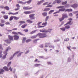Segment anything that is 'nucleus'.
<instances>
[{
    "label": "nucleus",
    "instance_id": "6ab92c4d",
    "mask_svg": "<svg viewBox=\"0 0 78 78\" xmlns=\"http://www.w3.org/2000/svg\"><path fill=\"white\" fill-rule=\"evenodd\" d=\"M3 69H4L5 71H8L9 70V69H8V68L6 66H4L3 67Z\"/></svg>",
    "mask_w": 78,
    "mask_h": 78
},
{
    "label": "nucleus",
    "instance_id": "aec40b11",
    "mask_svg": "<svg viewBox=\"0 0 78 78\" xmlns=\"http://www.w3.org/2000/svg\"><path fill=\"white\" fill-rule=\"evenodd\" d=\"M5 71L3 69H0V74H3V72Z\"/></svg>",
    "mask_w": 78,
    "mask_h": 78
},
{
    "label": "nucleus",
    "instance_id": "393cba45",
    "mask_svg": "<svg viewBox=\"0 0 78 78\" xmlns=\"http://www.w3.org/2000/svg\"><path fill=\"white\" fill-rule=\"evenodd\" d=\"M4 9H5L7 10V11H8V10H9V7L8 6L4 7Z\"/></svg>",
    "mask_w": 78,
    "mask_h": 78
},
{
    "label": "nucleus",
    "instance_id": "a18cd8bd",
    "mask_svg": "<svg viewBox=\"0 0 78 78\" xmlns=\"http://www.w3.org/2000/svg\"><path fill=\"white\" fill-rule=\"evenodd\" d=\"M18 34H20V35H21V36H24V34H22L20 32H18Z\"/></svg>",
    "mask_w": 78,
    "mask_h": 78
},
{
    "label": "nucleus",
    "instance_id": "c756f323",
    "mask_svg": "<svg viewBox=\"0 0 78 78\" xmlns=\"http://www.w3.org/2000/svg\"><path fill=\"white\" fill-rule=\"evenodd\" d=\"M65 28H66V29H69V28H70V26H69V25H67L65 27Z\"/></svg>",
    "mask_w": 78,
    "mask_h": 78
},
{
    "label": "nucleus",
    "instance_id": "c85d7f7f",
    "mask_svg": "<svg viewBox=\"0 0 78 78\" xmlns=\"http://www.w3.org/2000/svg\"><path fill=\"white\" fill-rule=\"evenodd\" d=\"M51 3H50L47 6H46V8H47V7H49V8H51V7H52V5H50V4H51Z\"/></svg>",
    "mask_w": 78,
    "mask_h": 78
},
{
    "label": "nucleus",
    "instance_id": "052dcab7",
    "mask_svg": "<svg viewBox=\"0 0 78 78\" xmlns=\"http://www.w3.org/2000/svg\"><path fill=\"white\" fill-rule=\"evenodd\" d=\"M24 31H25V32H26V33H27L28 31V30L25 29L24 30Z\"/></svg>",
    "mask_w": 78,
    "mask_h": 78
},
{
    "label": "nucleus",
    "instance_id": "e2e57ef3",
    "mask_svg": "<svg viewBox=\"0 0 78 78\" xmlns=\"http://www.w3.org/2000/svg\"><path fill=\"white\" fill-rule=\"evenodd\" d=\"M73 16V15L72 13H70L69 14V16H70V17H72Z\"/></svg>",
    "mask_w": 78,
    "mask_h": 78
},
{
    "label": "nucleus",
    "instance_id": "2eb2a0df",
    "mask_svg": "<svg viewBox=\"0 0 78 78\" xmlns=\"http://www.w3.org/2000/svg\"><path fill=\"white\" fill-rule=\"evenodd\" d=\"M19 23H20V24L19 25V26H21V25H22V24L25 23V22L23 21H20V22H19Z\"/></svg>",
    "mask_w": 78,
    "mask_h": 78
},
{
    "label": "nucleus",
    "instance_id": "e433bc0d",
    "mask_svg": "<svg viewBox=\"0 0 78 78\" xmlns=\"http://www.w3.org/2000/svg\"><path fill=\"white\" fill-rule=\"evenodd\" d=\"M19 52H20V51H17L16 52V53H14L13 55V57H14V56H15V55H17V54H18V53H19Z\"/></svg>",
    "mask_w": 78,
    "mask_h": 78
},
{
    "label": "nucleus",
    "instance_id": "4d7b16f0",
    "mask_svg": "<svg viewBox=\"0 0 78 78\" xmlns=\"http://www.w3.org/2000/svg\"><path fill=\"white\" fill-rule=\"evenodd\" d=\"M31 0H29V1L27 2V3H28V4L30 3L31 2Z\"/></svg>",
    "mask_w": 78,
    "mask_h": 78
},
{
    "label": "nucleus",
    "instance_id": "2f4dec72",
    "mask_svg": "<svg viewBox=\"0 0 78 78\" xmlns=\"http://www.w3.org/2000/svg\"><path fill=\"white\" fill-rule=\"evenodd\" d=\"M41 64H35V65L34 66L35 67H38L39 66H41Z\"/></svg>",
    "mask_w": 78,
    "mask_h": 78
},
{
    "label": "nucleus",
    "instance_id": "6e6d98bb",
    "mask_svg": "<svg viewBox=\"0 0 78 78\" xmlns=\"http://www.w3.org/2000/svg\"><path fill=\"white\" fill-rule=\"evenodd\" d=\"M64 41H69V38H66L64 40Z\"/></svg>",
    "mask_w": 78,
    "mask_h": 78
},
{
    "label": "nucleus",
    "instance_id": "8fccbe9b",
    "mask_svg": "<svg viewBox=\"0 0 78 78\" xmlns=\"http://www.w3.org/2000/svg\"><path fill=\"white\" fill-rule=\"evenodd\" d=\"M5 25V24H2V23H0V26L1 27H4V26Z\"/></svg>",
    "mask_w": 78,
    "mask_h": 78
},
{
    "label": "nucleus",
    "instance_id": "4468645a",
    "mask_svg": "<svg viewBox=\"0 0 78 78\" xmlns=\"http://www.w3.org/2000/svg\"><path fill=\"white\" fill-rule=\"evenodd\" d=\"M3 17L4 19H5V20H7V19H8V15H4L3 16Z\"/></svg>",
    "mask_w": 78,
    "mask_h": 78
},
{
    "label": "nucleus",
    "instance_id": "f704fd0d",
    "mask_svg": "<svg viewBox=\"0 0 78 78\" xmlns=\"http://www.w3.org/2000/svg\"><path fill=\"white\" fill-rule=\"evenodd\" d=\"M65 11L66 12V11H68V12L72 11V9H67L65 10Z\"/></svg>",
    "mask_w": 78,
    "mask_h": 78
},
{
    "label": "nucleus",
    "instance_id": "c03bdc74",
    "mask_svg": "<svg viewBox=\"0 0 78 78\" xmlns=\"http://www.w3.org/2000/svg\"><path fill=\"white\" fill-rule=\"evenodd\" d=\"M42 33H48V30H43L41 31Z\"/></svg>",
    "mask_w": 78,
    "mask_h": 78
},
{
    "label": "nucleus",
    "instance_id": "a878e982",
    "mask_svg": "<svg viewBox=\"0 0 78 78\" xmlns=\"http://www.w3.org/2000/svg\"><path fill=\"white\" fill-rule=\"evenodd\" d=\"M13 19H14V16H11L10 17L9 19V21H11L13 20Z\"/></svg>",
    "mask_w": 78,
    "mask_h": 78
},
{
    "label": "nucleus",
    "instance_id": "f03ea898",
    "mask_svg": "<svg viewBox=\"0 0 78 78\" xmlns=\"http://www.w3.org/2000/svg\"><path fill=\"white\" fill-rule=\"evenodd\" d=\"M10 49H11V48H10V47H8L6 49V51L4 52V53L5 55L3 56L2 57L3 59H5V58H6V55H7V54H8L7 51H8V50H10Z\"/></svg>",
    "mask_w": 78,
    "mask_h": 78
},
{
    "label": "nucleus",
    "instance_id": "338daca9",
    "mask_svg": "<svg viewBox=\"0 0 78 78\" xmlns=\"http://www.w3.org/2000/svg\"><path fill=\"white\" fill-rule=\"evenodd\" d=\"M19 9H20V8H17V9H15L14 10H15V11H17L18 10H19Z\"/></svg>",
    "mask_w": 78,
    "mask_h": 78
},
{
    "label": "nucleus",
    "instance_id": "774afa93",
    "mask_svg": "<svg viewBox=\"0 0 78 78\" xmlns=\"http://www.w3.org/2000/svg\"><path fill=\"white\" fill-rule=\"evenodd\" d=\"M40 47L41 48H44V45H43V44H41L40 45Z\"/></svg>",
    "mask_w": 78,
    "mask_h": 78
},
{
    "label": "nucleus",
    "instance_id": "9b49d317",
    "mask_svg": "<svg viewBox=\"0 0 78 78\" xmlns=\"http://www.w3.org/2000/svg\"><path fill=\"white\" fill-rule=\"evenodd\" d=\"M62 16L64 17V19H65V18H68V16L66 14L63 13L62 14Z\"/></svg>",
    "mask_w": 78,
    "mask_h": 78
},
{
    "label": "nucleus",
    "instance_id": "cd10ccee",
    "mask_svg": "<svg viewBox=\"0 0 78 78\" xmlns=\"http://www.w3.org/2000/svg\"><path fill=\"white\" fill-rule=\"evenodd\" d=\"M13 17H14V19L15 20H18L19 19V17H16L15 16H13Z\"/></svg>",
    "mask_w": 78,
    "mask_h": 78
},
{
    "label": "nucleus",
    "instance_id": "49530a36",
    "mask_svg": "<svg viewBox=\"0 0 78 78\" xmlns=\"http://www.w3.org/2000/svg\"><path fill=\"white\" fill-rule=\"evenodd\" d=\"M16 6L17 8H19L20 7V5H19V4H17L16 5Z\"/></svg>",
    "mask_w": 78,
    "mask_h": 78
},
{
    "label": "nucleus",
    "instance_id": "58836bf2",
    "mask_svg": "<svg viewBox=\"0 0 78 78\" xmlns=\"http://www.w3.org/2000/svg\"><path fill=\"white\" fill-rule=\"evenodd\" d=\"M36 32V31H33L31 32L30 33V34H34V33H35Z\"/></svg>",
    "mask_w": 78,
    "mask_h": 78
},
{
    "label": "nucleus",
    "instance_id": "bb28decb",
    "mask_svg": "<svg viewBox=\"0 0 78 78\" xmlns=\"http://www.w3.org/2000/svg\"><path fill=\"white\" fill-rule=\"evenodd\" d=\"M31 39H28L26 41V43H28V42H31Z\"/></svg>",
    "mask_w": 78,
    "mask_h": 78
},
{
    "label": "nucleus",
    "instance_id": "603ef678",
    "mask_svg": "<svg viewBox=\"0 0 78 78\" xmlns=\"http://www.w3.org/2000/svg\"><path fill=\"white\" fill-rule=\"evenodd\" d=\"M18 3H21V4H23V2L21 1H18Z\"/></svg>",
    "mask_w": 78,
    "mask_h": 78
},
{
    "label": "nucleus",
    "instance_id": "0eeeda50",
    "mask_svg": "<svg viewBox=\"0 0 78 78\" xmlns=\"http://www.w3.org/2000/svg\"><path fill=\"white\" fill-rule=\"evenodd\" d=\"M8 36V38L10 40V41H14V37L13 36H11L10 35H9Z\"/></svg>",
    "mask_w": 78,
    "mask_h": 78
},
{
    "label": "nucleus",
    "instance_id": "dca6fc26",
    "mask_svg": "<svg viewBox=\"0 0 78 78\" xmlns=\"http://www.w3.org/2000/svg\"><path fill=\"white\" fill-rule=\"evenodd\" d=\"M26 21L28 23H33V21L30 20V19L27 20Z\"/></svg>",
    "mask_w": 78,
    "mask_h": 78
},
{
    "label": "nucleus",
    "instance_id": "20e7f679",
    "mask_svg": "<svg viewBox=\"0 0 78 78\" xmlns=\"http://www.w3.org/2000/svg\"><path fill=\"white\" fill-rule=\"evenodd\" d=\"M29 16L30 19V20H34V19H35V18L34 17V16H35V14H31Z\"/></svg>",
    "mask_w": 78,
    "mask_h": 78
},
{
    "label": "nucleus",
    "instance_id": "473e14b6",
    "mask_svg": "<svg viewBox=\"0 0 78 78\" xmlns=\"http://www.w3.org/2000/svg\"><path fill=\"white\" fill-rule=\"evenodd\" d=\"M12 34L15 35H18V33L16 32H12Z\"/></svg>",
    "mask_w": 78,
    "mask_h": 78
},
{
    "label": "nucleus",
    "instance_id": "680f3d73",
    "mask_svg": "<svg viewBox=\"0 0 78 78\" xmlns=\"http://www.w3.org/2000/svg\"><path fill=\"white\" fill-rule=\"evenodd\" d=\"M1 13L2 14H6V13L5 11H2L1 12Z\"/></svg>",
    "mask_w": 78,
    "mask_h": 78
},
{
    "label": "nucleus",
    "instance_id": "5701e85b",
    "mask_svg": "<svg viewBox=\"0 0 78 78\" xmlns=\"http://www.w3.org/2000/svg\"><path fill=\"white\" fill-rule=\"evenodd\" d=\"M43 2H44V0H42L38 2L37 4V5H40L41 3H43Z\"/></svg>",
    "mask_w": 78,
    "mask_h": 78
},
{
    "label": "nucleus",
    "instance_id": "423d86ee",
    "mask_svg": "<svg viewBox=\"0 0 78 78\" xmlns=\"http://www.w3.org/2000/svg\"><path fill=\"white\" fill-rule=\"evenodd\" d=\"M33 7H30L28 6L27 7H24L23 8V9L25 10H29V9H31Z\"/></svg>",
    "mask_w": 78,
    "mask_h": 78
},
{
    "label": "nucleus",
    "instance_id": "5fc2aeb1",
    "mask_svg": "<svg viewBox=\"0 0 78 78\" xmlns=\"http://www.w3.org/2000/svg\"><path fill=\"white\" fill-rule=\"evenodd\" d=\"M1 49L3 50V48L2 47V44H0V50Z\"/></svg>",
    "mask_w": 78,
    "mask_h": 78
},
{
    "label": "nucleus",
    "instance_id": "4be33fe9",
    "mask_svg": "<svg viewBox=\"0 0 78 78\" xmlns=\"http://www.w3.org/2000/svg\"><path fill=\"white\" fill-rule=\"evenodd\" d=\"M27 24H25L22 25L21 27L22 28H25V27H27Z\"/></svg>",
    "mask_w": 78,
    "mask_h": 78
},
{
    "label": "nucleus",
    "instance_id": "4c0bfd02",
    "mask_svg": "<svg viewBox=\"0 0 78 78\" xmlns=\"http://www.w3.org/2000/svg\"><path fill=\"white\" fill-rule=\"evenodd\" d=\"M59 11H65V9H62L59 10Z\"/></svg>",
    "mask_w": 78,
    "mask_h": 78
},
{
    "label": "nucleus",
    "instance_id": "7c9ffc66",
    "mask_svg": "<svg viewBox=\"0 0 78 78\" xmlns=\"http://www.w3.org/2000/svg\"><path fill=\"white\" fill-rule=\"evenodd\" d=\"M66 27H63L62 28H60V30H61L62 31H66Z\"/></svg>",
    "mask_w": 78,
    "mask_h": 78
},
{
    "label": "nucleus",
    "instance_id": "ea45409f",
    "mask_svg": "<svg viewBox=\"0 0 78 78\" xmlns=\"http://www.w3.org/2000/svg\"><path fill=\"white\" fill-rule=\"evenodd\" d=\"M26 37L24 38L23 39V43H24L25 42V41H26Z\"/></svg>",
    "mask_w": 78,
    "mask_h": 78
},
{
    "label": "nucleus",
    "instance_id": "3c124183",
    "mask_svg": "<svg viewBox=\"0 0 78 78\" xmlns=\"http://www.w3.org/2000/svg\"><path fill=\"white\" fill-rule=\"evenodd\" d=\"M1 23H5V20H1Z\"/></svg>",
    "mask_w": 78,
    "mask_h": 78
},
{
    "label": "nucleus",
    "instance_id": "f3484780",
    "mask_svg": "<svg viewBox=\"0 0 78 78\" xmlns=\"http://www.w3.org/2000/svg\"><path fill=\"white\" fill-rule=\"evenodd\" d=\"M58 19L59 20V22H62V20H64V18L63 17V16H62V18H59Z\"/></svg>",
    "mask_w": 78,
    "mask_h": 78
},
{
    "label": "nucleus",
    "instance_id": "bf43d9fd",
    "mask_svg": "<svg viewBox=\"0 0 78 78\" xmlns=\"http://www.w3.org/2000/svg\"><path fill=\"white\" fill-rule=\"evenodd\" d=\"M11 64V62H10L9 63H8V64L7 65V66L9 67V66H10Z\"/></svg>",
    "mask_w": 78,
    "mask_h": 78
},
{
    "label": "nucleus",
    "instance_id": "79ce46f5",
    "mask_svg": "<svg viewBox=\"0 0 78 78\" xmlns=\"http://www.w3.org/2000/svg\"><path fill=\"white\" fill-rule=\"evenodd\" d=\"M47 25V22L42 24V25H44V26H45Z\"/></svg>",
    "mask_w": 78,
    "mask_h": 78
},
{
    "label": "nucleus",
    "instance_id": "7ed1b4c3",
    "mask_svg": "<svg viewBox=\"0 0 78 78\" xmlns=\"http://www.w3.org/2000/svg\"><path fill=\"white\" fill-rule=\"evenodd\" d=\"M68 20H69V22L66 23L64 25V26L65 25H69V24H70V25H72L73 23V22H72V20L73 19L72 18H69L68 19Z\"/></svg>",
    "mask_w": 78,
    "mask_h": 78
},
{
    "label": "nucleus",
    "instance_id": "1a4fd4ad",
    "mask_svg": "<svg viewBox=\"0 0 78 78\" xmlns=\"http://www.w3.org/2000/svg\"><path fill=\"white\" fill-rule=\"evenodd\" d=\"M19 14V12H17L14 13H12L11 12H9L8 13V14H9V15H10L11 14H12V15H17V14Z\"/></svg>",
    "mask_w": 78,
    "mask_h": 78
},
{
    "label": "nucleus",
    "instance_id": "864d4df0",
    "mask_svg": "<svg viewBox=\"0 0 78 78\" xmlns=\"http://www.w3.org/2000/svg\"><path fill=\"white\" fill-rule=\"evenodd\" d=\"M67 1H66L65 2H62V5H66V4H67Z\"/></svg>",
    "mask_w": 78,
    "mask_h": 78
},
{
    "label": "nucleus",
    "instance_id": "39448f33",
    "mask_svg": "<svg viewBox=\"0 0 78 78\" xmlns=\"http://www.w3.org/2000/svg\"><path fill=\"white\" fill-rule=\"evenodd\" d=\"M71 6L73 8L75 9V8H76L78 7V5L77 4H75L73 5H71Z\"/></svg>",
    "mask_w": 78,
    "mask_h": 78
},
{
    "label": "nucleus",
    "instance_id": "72a5a7b5",
    "mask_svg": "<svg viewBox=\"0 0 78 78\" xmlns=\"http://www.w3.org/2000/svg\"><path fill=\"white\" fill-rule=\"evenodd\" d=\"M50 17L49 16H47L46 17L45 19V22H47V20H48V19H49V17Z\"/></svg>",
    "mask_w": 78,
    "mask_h": 78
},
{
    "label": "nucleus",
    "instance_id": "f8f14e48",
    "mask_svg": "<svg viewBox=\"0 0 78 78\" xmlns=\"http://www.w3.org/2000/svg\"><path fill=\"white\" fill-rule=\"evenodd\" d=\"M51 44L50 43H46L45 44V47H48Z\"/></svg>",
    "mask_w": 78,
    "mask_h": 78
},
{
    "label": "nucleus",
    "instance_id": "0e129e2a",
    "mask_svg": "<svg viewBox=\"0 0 78 78\" xmlns=\"http://www.w3.org/2000/svg\"><path fill=\"white\" fill-rule=\"evenodd\" d=\"M5 25H10V23L9 22L6 23H5Z\"/></svg>",
    "mask_w": 78,
    "mask_h": 78
},
{
    "label": "nucleus",
    "instance_id": "de8ad7c7",
    "mask_svg": "<svg viewBox=\"0 0 78 78\" xmlns=\"http://www.w3.org/2000/svg\"><path fill=\"white\" fill-rule=\"evenodd\" d=\"M54 11V10H51L49 12V14H51L52 12H53Z\"/></svg>",
    "mask_w": 78,
    "mask_h": 78
},
{
    "label": "nucleus",
    "instance_id": "9d476101",
    "mask_svg": "<svg viewBox=\"0 0 78 78\" xmlns=\"http://www.w3.org/2000/svg\"><path fill=\"white\" fill-rule=\"evenodd\" d=\"M5 42H6L7 44H10L11 43V41L9 40V39H7L4 40Z\"/></svg>",
    "mask_w": 78,
    "mask_h": 78
},
{
    "label": "nucleus",
    "instance_id": "ddd939ff",
    "mask_svg": "<svg viewBox=\"0 0 78 78\" xmlns=\"http://www.w3.org/2000/svg\"><path fill=\"white\" fill-rule=\"evenodd\" d=\"M60 2H61V0H55L54 2V3H60Z\"/></svg>",
    "mask_w": 78,
    "mask_h": 78
},
{
    "label": "nucleus",
    "instance_id": "f257e3e1",
    "mask_svg": "<svg viewBox=\"0 0 78 78\" xmlns=\"http://www.w3.org/2000/svg\"><path fill=\"white\" fill-rule=\"evenodd\" d=\"M37 36L39 37V38H44L48 36L47 34L46 33H39L37 34Z\"/></svg>",
    "mask_w": 78,
    "mask_h": 78
},
{
    "label": "nucleus",
    "instance_id": "a211bd4d",
    "mask_svg": "<svg viewBox=\"0 0 78 78\" xmlns=\"http://www.w3.org/2000/svg\"><path fill=\"white\" fill-rule=\"evenodd\" d=\"M50 8H46L44 9L43 11L44 12H47L48 11H49V10H50Z\"/></svg>",
    "mask_w": 78,
    "mask_h": 78
},
{
    "label": "nucleus",
    "instance_id": "69168bd1",
    "mask_svg": "<svg viewBox=\"0 0 78 78\" xmlns=\"http://www.w3.org/2000/svg\"><path fill=\"white\" fill-rule=\"evenodd\" d=\"M48 3V2H45L43 4V5H47Z\"/></svg>",
    "mask_w": 78,
    "mask_h": 78
},
{
    "label": "nucleus",
    "instance_id": "09e8293b",
    "mask_svg": "<svg viewBox=\"0 0 78 78\" xmlns=\"http://www.w3.org/2000/svg\"><path fill=\"white\" fill-rule=\"evenodd\" d=\"M2 52H3L2 51H0V58L2 57Z\"/></svg>",
    "mask_w": 78,
    "mask_h": 78
},
{
    "label": "nucleus",
    "instance_id": "a19ab883",
    "mask_svg": "<svg viewBox=\"0 0 78 78\" xmlns=\"http://www.w3.org/2000/svg\"><path fill=\"white\" fill-rule=\"evenodd\" d=\"M22 53H23V52H21L17 56V57H19V56H21V54Z\"/></svg>",
    "mask_w": 78,
    "mask_h": 78
},
{
    "label": "nucleus",
    "instance_id": "37998d69",
    "mask_svg": "<svg viewBox=\"0 0 78 78\" xmlns=\"http://www.w3.org/2000/svg\"><path fill=\"white\" fill-rule=\"evenodd\" d=\"M37 62H40V61H39L38 59H36L35 60H34V62H37Z\"/></svg>",
    "mask_w": 78,
    "mask_h": 78
},
{
    "label": "nucleus",
    "instance_id": "b1692460",
    "mask_svg": "<svg viewBox=\"0 0 78 78\" xmlns=\"http://www.w3.org/2000/svg\"><path fill=\"white\" fill-rule=\"evenodd\" d=\"M37 35H34V36H32L31 37V39H35V38H36L37 37Z\"/></svg>",
    "mask_w": 78,
    "mask_h": 78
},
{
    "label": "nucleus",
    "instance_id": "6e6552de",
    "mask_svg": "<svg viewBox=\"0 0 78 78\" xmlns=\"http://www.w3.org/2000/svg\"><path fill=\"white\" fill-rule=\"evenodd\" d=\"M13 37L14 40H18L19 39V36L17 35H15L13 36Z\"/></svg>",
    "mask_w": 78,
    "mask_h": 78
},
{
    "label": "nucleus",
    "instance_id": "c9c22d12",
    "mask_svg": "<svg viewBox=\"0 0 78 78\" xmlns=\"http://www.w3.org/2000/svg\"><path fill=\"white\" fill-rule=\"evenodd\" d=\"M49 48L54 49V48H55V47L54 46L51 45L49 46Z\"/></svg>",
    "mask_w": 78,
    "mask_h": 78
},
{
    "label": "nucleus",
    "instance_id": "13d9d810",
    "mask_svg": "<svg viewBox=\"0 0 78 78\" xmlns=\"http://www.w3.org/2000/svg\"><path fill=\"white\" fill-rule=\"evenodd\" d=\"M58 9L62 8H64V6H60L58 7Z\"/></svg>",
    "mask_w": 78,
    "mask_h": 78
},
{
    "label": "nucleus",
    "instance_id": "412c9836",
    "mask_svg": "<svg viewBox=\"0 0 78 78\" xmlns=\"http://www.w3.org/2000/svg\"><path fill=\"white\" fill-rule=\"evenodd\" d=\"M42 15L44 17L47 16V13L46 12H44L42 13Z\"/></svg>",
    "mask_w": 78,
    "mask_h": 78
}]
</instances>
